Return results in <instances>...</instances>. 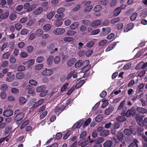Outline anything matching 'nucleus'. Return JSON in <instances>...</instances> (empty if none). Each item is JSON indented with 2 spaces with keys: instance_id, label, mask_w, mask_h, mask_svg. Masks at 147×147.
Segmentation results:
<instances>
[{
  "instance_id": "1",
  "label": "nucleus",
  "mask_w": 147,
  "mask_h": 147,
  "mask_svg": "<svg viewBox=\"0 0 147 147\" xmlns=\"http://www.w3.org/2000/svg\"><path fill=\"white\" fill-rule=\"evenodd\" d=\"M89 61L86 60L84 61L82 64V72H86L91 67V66L89 65Z\"/></svg>"
},
{
  "instance_id": "2",
  "label": "nucleus",
  "mask_w": 147,
  "mask_h": 147,
  "mask_svg": "<svg viewBox=\"0 0 147 147\" xmlns=\"http://www.w3.org/2000/svg\"><path fill=\"white\" fill-rule=\"evenodd\" d=\"M24 113L22 112H21L19 114L17 115L14 118V121L17 122V123H18V122H20V123H21L22 122L21 120L24 116Z\"/></svg>"
},
{
  "instance_id": "3",
  "label": "nucleus",
  "mask_w": 147,
  "mask_h": 147,
  "mask_svg": "<svg viewBox=\"0 0 147 147\" xmlns=\"http://www.w3.org/2000/svg\"><path fill=\"white\" fill-rule=\"evenodd\" d=\"M53 74V71L51 69H47L45 68V70L43 71L42 72V74L43 76H49Z\"/></svg>"
},
{
  "instance_id": "4",
  "label": "nucleus",
  "mask_w": 147,
  "mask_h": 147,
  "mask_svg": "<svg viewBox=\"0 0 147 147\" xmlns=\"http://www.w3.org/2000/svg\"><path fill=\"white\" fill-rule=\"evenodd\" d=\"M136 110L138 113L141 114L147 113V109L146 108L137 107L136 109Z\"/></svg>"
},
{
  "instance_id": "5",
  "label": "nucleus",
  "mask_w": 147,
  "mask_h": 147,
  "mask_svg": "<svg viewBox=\"0 0 147 147\" xmlns=\"http://www.w3.org/2000/svg\"><path fill=\"white\" fill-rule=\"evenodd\" d=\"M127 117H129L130 116H134L136 114V111L134 107H132L130 109L128 110L127 111Z\"/></svg>"
},
{
  "instance_id": "6",
  "label": "nucleus",
  "mask_w": 147,
  "mask_h": 147,
  "mask_svg": "<svg viewBox=\"0 0 147 147\" xmlns=\"http://www.w3.org/2000/svg\"><path fill=\"white\" fill-rule=\"evenodd\" d=\"M65 32V30L64 28H57L55 30L53 31V33L56 35L61 34Z\"/></svg>"
},
{
  "instance_id": "7",
  "label": "nucleus",
  "mask_w": 147,
  "mask_h": 147,
  "mask_svg": "<svg viewBox=\"0 0 147 147\" xmlns=\"http://www.w3.org/2000/svg\"><path fill=\"white\" fill-rule=\"evenodd\" d=\"M13 113V111L11 109H7L3 112V115L4 116L8 117L11 116Z\"/></svg>"
},
{
  "instance_id": "8",
  "label": "nucleus",
  "mask_w": 147,
  "mask_h": 147,
  "mask_svg": "<svg viewBox=\"0 0 147 147\" xmlns=\"http://www.w3.org/2000/svg\"><path fill=\"white\" fill-rule=\"evenodd\" d=\"M76 60L75 58L71 59L67 61V64L69 67H71L76 62Z\"/></svg>"
},
{
  "instance_id": "9",
  "label": "nucleus",
  "mask_w": 147,
  "mask_h": 147,
  "mask_svg": "<svg viewBox=\"0 0 147 147\" xmlns=\"http://www.w3.org/2000/svg\"><path fill=\"white\" fill-rule=\"evenodd\" d=\"M43 11V9L42 7H39L33 11V13L35 15H38L41 13Z\"/></svg>"
},
{
  "instance_id": "10",
  "label": "nucleus",
  "mask_w": 147,
  "mask_h": 147,
  "mask_svg": "<svg viewBox=\"0 0 147 147\" xmlns=\"http://www.w3.org/2000/svg\"><path fill=\"white\" fill-rule=\"evenodd\" d=\"M102 22L100 20H97L92 22L90 24V26L92 27H96L100 25Z\"/></svg>"
},
{
  "instance_id": "11",
  "label": "nucleus",
  "mask_w": 147,
  "mask_h": 147,
  "mask_svg": "<svg viewBox=\"0 0 147 147\" xmlns=\"http://www.w3.org/2000/svg\"><path fill=\"white\" fill-rule=\"evenodd\" d=\"M125 100H123L119 105L118 108V110H121L122 109V111H125L126 109L127 108L125 106H124V105L125 104Z\"/></svg>"
},
{
  "instance_id": "12",
  "label": "nucleus",
  "mask_w": 147,
  "mask_h": 147,
  "mask_svg": "<svg viewBox=\"0 0 147 147\" xmlns=\"http://www.w3.org/2000/svg\"><path fill=\"white\" fill-rule=\"evenodd\" d=\"M87 27L84 25H81L79 31L82 34H85L86 31Z\"/></svg>"
},
{
  "instance_id": "13",
  "label": "nucleus",
  "mask_w": 147,
  "mask_h": 147,
  "mask_svg": "<svg viewBox=\"0 0 147 147\" xmlns=\"http://www.w3.org/2000/svg\"><path fill=\"white\" fill-rule=\"evenodd\" d=\"M117 121L120 122H123L127 120L126 118L125 117L122 116H119L116 118Z\"/></svg>"
},
{
  "instance_id": "14",
  "label": "nucleus",
  "mask_w": 147,
  "mask_h": 147,
  "mask_svg": "<svg viewBox=\"0 0 147 147\" xmlns=\"http://www.w3.org/2000/svg\"><path fill=\"white\" fill-rule=\"evenodd\" d=\"M114 108L112 107H111L105 110V114L107 115H109L112 113L114 110Z\"/></svg>"
},
{
  "instance_id": "15",
  "label": "nucleus",
  "mask_w": 147,
  "mask_h": 147,
  "mask_svg": "<svg viewBox=\"0 0 147 147\" xmlns=\"http://www.w3.org/2000/svg\"><path fill=\"white\" fill-rule=\"evenodd\" d=\"M83 123L82 121L77 122L73 125L72 127L74 129H76L77 128H79L82 125Z\"/></svg>"
},
{
  "instance_id": "16",
  "label": "nucleus",
  "mask_w": 147,
  "mask_h": 147,
  "mask_svg": "<svg viewBox=\"0 0 147 147\" xmlns=\"http://www.w3.org/2000/svg\"><path fill=\"white\" fill-rule=\"evenodd\" d=\"M55 17L58 20H61L64 17V15L63 13H57L55 16Z\"/></svg>"
},
{
  "instance_id": "17",
  "label": "nucleus",
  "mask_w": 147,
  "mask_h": 147,
  "mask_svg": "<svg viewBox=\"0 0 147 147\" xmlns=\"http://www.w3.org/2000/svg\"><path fill=\"white\" fill-rule=\"evenodd\" d=\"M112 144V142L110 140H108L106 141L103 144L104 147H111Z\"/></svg>"
},
{
  "instance_id": "18",
  "label": "nucleus",
  "mask_w": 147,
  "mask_h": 147,
  "mask_svg": "<svg viewBox=\"0 0 147 147\" xmlns=\"http://www.w3.org/2000/svg\"><path fill=\"white\" fill-rule=\"evenodd\" d=\"M15 78V75L12 74L11 76H7L5 80L7 82H12L14 80Z\"/></svg>"
},
{
  "instance_id": "19",
  "label": "nucleus",
  "mask_w": 147,
  "mask_h": 147,
  "mask_svg": "<svg viewBox=\"0 0 147 147\" xmlns=\"http://www.w3.org/2000/svg\"><path fill=\"white\" fill-rule=\"evenodd\" d=\"M46 89L45 86L44 85H42L38 87L36 89V91L38 92H40L44 91Z\"/></svg>"
},
{
  "instance_id": "20",
  "label": "nucleus",
  "mask_w": 147,
  "mask_h": 147,
  "mask_svg": "<svg viewBox=\"0 0 147 147\" xmlns=\"http://www.w3.org/2000/svg\"><path fill=\"white\" fill-rule=\"evenodd\" d=\"M93 7L92 5L86 6L84 10V12L87 13L90 12L92 9Z\"/></svg>"
},
{
  "instance_id": "21",
  "label": "nucleus",
  "mask_w": 147,
  "mask_h": 147,
  "mask_svg": "<svg viewBox=\"0 0 147 147\" xmlns=\"http://www.w3.org/2000/svg\"><path fill=\"white\" fill-rule=\"evenodd\" d=\"M24 76V74L23 72H18L16 75V78L18 79H20L22 78Z\"/></svg>"
},
{
  "instance_id": "22",
  "label": "nucleus",
  "mask_w": 147,
  "mask_h": 147,
  "mask_svg": "<svg viewBox=\"0 0 147 147\" xmlns=\"http://www.w3.org/2000/svg\"><path fill=\"white\" fill-rule=\"evenodd\" d=\"M109 130H105L102 131L100 133V135L102 136L106 137L109 134Z\"/></svg>"
},
{
  "instance_id": "23",
  "label": "nucleus",
  "mask_w": 147,
  "mask_h": 147,
  "mask_svg": "<svg viewBox=\"0 0 147 147\" xmlns=\"http://www.w3.org/2000/svg\"><path fill=\"white\" fill-rule=\"evenodd\" d=\"M122 10L121 7H117L114 11V14L115 16H117L120 13Z\"/></svg>"
},
{
  "instance_id": "24",
  "label": "nucleus",
  "mask_w": 147,
  "mask_h": 147,
  "mask_svg": "<svg viewBox=\"0 0 147 147\" xmlns=\"http://www.w3.org/2000/svg\"><path fill=\"white\" fill-rule=\"evenodd\" d=\"M79 24H80L79 22H75L70 25V28L72 29H75L79 26Z\"/></svg>"
},
{
  "instance_id": "25",
  "label": "nucleus",
  "mask_w": 147,
  "mask_h": 147,
  "mask_svg": "<svg viewBox=\"0 0 147 147\" xmlns=\"http://www.w3.org/2000/svg\"><path fill=\"white\" fill-rule=\"evenodd\" d=\"M117 137L119 140L121 141L123 140V133L121 132H118L117 135Z\"/></svg>"
},
{
  "instance_id": "26",
  "label": "nucleus",
  "mask_w": 147,
  "mask_h": 147,
  "mask_svg": "<svg viewBox=\"0 0 147 147\" xmlns=\"http://www.w3.org/2000/svg\"><path fill=\"white\" fill-rule=\"evenodd\" d=\"M102 9V7L99 5H97L94 6L93 8V10L95 12H99Z\"/></svg>"
},
{
  "instance_id": "27",
  "label": "nucleus",
  "mask_w": 147,
  "mask_h": 147,
  "mask_svg": "<svg viewBox=\"0 0 147 147\" xmlns=\"http://www.w3.org/2000/svg\"><path fill=\"white\" fill-rule=\"evenodd\" d=\"M105 140L104 138L103 137H100L97 138L95 140V142L100 144L101 143L103 142Z\"/></svg>"
},
{
  "instance_id": "28",
  "label": "nucleus",
  "mask_w": 147,
  "mask_h": 147,
  "mask_svg": "<svg viewBox=\"0 0 147 147\" xmlns=\"http://www.w3.org/2000/svg\"><path fill=\"white\" fill-rule=\"evenodd\" d=\"M123 133L126 135L130 136L132 134L131 131L129 129H125L123 130Z\"/></svg>"
},
{
  "instance_id": "29",
  "label": "nucleus",
  "mask_w": 147,
  "mask_h": 147,
  "mask_svg": "<svg viewBox=\"0 0 147 147\" xmlns=\"http://www.w3.org/2000/svg\"><path fill=\"white\" fill-rule=\"evenodd\" d=\"M135 142L131 143L130 144L128 147H138V145L137 143L138 142L137 140H135Z\"/></svg>"
},
{
  "instance_id": "30",
  "label": "nucleus",
  "mask_w": 147,
  "mask_h": 147,
  "mask_svg": "<svg viewBox=\"0 0 147 147\" xmlns=\"http://www.w3.org/2000/svg\"><path fill=\"white\" fill-rule=\"evenodd\" d=\"M20 104H25L27 101V99L23 97H20L19 98Z\"/></svg>"
},
{
  "instance_id": "31",
  "label": "nucleus",
  "mask_w": 147,
  "mask_h": 147,
  "mask_svg": "<svg viewBox=\"0 0 147 147\" xmlns=\"http://www.w3.org/2000/svg\"><path fill=\"white\" fill-rule=\"evenodd\" d=\"M103 119V116L102 115H99L95 118V120L97 122L101 121Z\"/></svg>"
},
{
  "instance_id": "32",
  "label": "nucleus",
  "mask_w": 147,
  "mask_h": 147,
  "mask_svg": "<svg viewBox=\"0 0 147 147\" xmlns=\"http://www.w3.org/2000/svg\"><path fill=\"white\" fill-rule=\"evenodd\" d=\"M44 100L42 99L40 100H38L37 102L35 103L33 105V107L34 108H36L38 106L40 105L43 102Z\"/></svg>"
},
{
  "instance_id": "33",
  "label": "nucleus",
  "mask_w": 147,
  "mask_h": 147,
  "mask_svg": "<svg viewBox=\"0 0 147 147\" xmlns=\"http://www.w3.org/2000/svg\"><path fill=\"white\" fill-rule=\"evenodd\" d=\"M144 84L143 83H141L138 86L136 91L137 93L142 91V90L144 88Z\"/></svg>"
},
{
  "instance_id": "34",
  "label": "nucleus",
  "mask_w": 147,
  "mask_h": 147,
  "mask_svg": "<svg viewBox=\"0 0 147 147\" xmlns=\"http://www.w3.org/2000/svg\"><path fill=\"white\" fill-rule=\"evenodd\" d=\"M82 23V24L86 25V26H89L90 25V21L87 19H84L81 21Z\"/></svg>"
},
{
  "instance_id": "35",
  "label": "nucleus",
  "mask_w": 147,
  "mask_h": 147,
  "mask_svg": "<svg viewBox=\"0 0 147 147\" xmlns=\"http://www.w3.org/2000/svg\"><path fill=\"white\" fill-rule=\"evenodd\" d=\"M9 15V13L8 12H6L3 13L0 15V18L2 19H4L7 18Z\"/></svg>"
},
{
  "instance_id": "36",
  "label": "nucleus",
  "mask_w": 147,
  "mask_h": 147,
  "mask_svg": "<svg viewBox=\"0 0 147 147\" xmlns=\"http://www.w3.org/2000/svg\"><path fill=\"white\" fill-rule=\"evenodd\" d=\"M51 28V26L49 24H47L45 25L43 27V29L46 31L50 30Z\"/></svg>"
},
{
  "instance_id": "37",
  "label": "nucleus",
  "mask_w": 147,
  "mask_h": 147,
  "mask_svg": "<svg viewBox=\"0 0 147 147\" xmlns=\"http://www.w3.org/2000/svg\"><path fill=\"white\" fill-rule=\"evenodd\" d=\"M53 58L54 57L52 55L50 56L47 58V63L48 65H50L51 64L53 59Z\"/></svg>"
},
{
  "instance_id": "38",
  "label": "nucleus",
  "mask_w": 147,
  "mask_h": 147,
  "mask_svg": "<svg viewBox=\"0 0 147 147\" xmlns=\"http://www.w3.org/2000/svg\"><path fill=\"white\" fill-rule=\"evenodd\" d=\"M26 49L27 51L30 53L33 51L34 48L32 46L30 45L27 46L26 47Z\"/></svg>"
},
{
  "instance_id": "39",
  "label": "nucleus",
  "mask_w": 147,
  "mask_h": 147,
  "mask_svg": "<svg viewBox=\"0 0 147 147\" xmlns=\"http://www.w3.org/2000/svg\"><path fill=\"white\" fill-rule=\"evenodd\" d=\"M55 13L54 11H53L48 14L47 15V18L49 19H51L52 18Z\"/></svg>"
},
{
  "instance_id": "40",
  "label": "nucleus",
  "mask_w": 147,
  "mask_h": 147,
  "mask_svg": "<svg viewBox=\"0 0 147 147\" xmlns=\"http://www.w3.org/2000/svg\"><path fill=\"white\" fill-rule=\"evenodd\" d=\"M26 69L25 67L22 65L19 66L17 68V70L18 71H22L25 70Z\"/></svg>"
},
{
  "instance_id": "41",
  "label": "nucleus",
  "mask_w": 147,
  "mask_h": 147,
  "mask_svg": "<svg viewBox=\"0 0 147 147\" xmlns=\"http://www.w3.org/2000/svg\"><path fill=\"white\" fill-rule=\"evenodd\" d=\"M29 32L28 29H23L21 30L20 32V34L22 35H26Z\"/></svg>"
},
{
  "instance_id": "42",
  "label": "nucleus",
  "mask_w": 147,
  "mask_h": 147,
  "mask_svg": "<svg viewBox=\"0 0 147 147\" xmlns=\"http://www.w3.org/2000/svg\"><path fill=\"white\" fill-rule=\"evenodd\" d=\"M43 33V31L42 29H39L36 30L35 34L38 36H41Z\"/></svg>"
},
{
  "instance_id": "43",
  "label": "nucleus",
  "mask_w": 147,
  "mask_h": 147,
  "mask_svg": "<svg viewBox=\"0 0 147 147\" xmlns=\"http://www.w3.org/2000/svg\"><path fill=\"white\" fill-rule=\"evenodd\" d=\"M138 134V135H141V136L142 135H144V129L142 128L138 127L137 129Z\"/></svg>"
},
{
  "instance_id": "44",
  "label": "nucleus",
  "mask_w": 147,
  "mask_h": 147,
  "mask_svg": "<svg viewBox=\"0 0 147 147\" xmlns=\"http://www.w3.org/2000/svg\"><path fill=\"white\" fill-rule=\"evenodd\" d=\"M30 3H27L24 4V9H26L27 11L28 12L30 11H29V9L30 8Z\"/></svg>"
},
{
  "instance_id": "45",
  "label": "nucleus",
  "mask_w": 147,
  "mask_h": 147,
  "mask_svg": "<svg viewBox=\"0 0 147 147\" xmlns=\"http://www.w3.org/2000/svg\"><path fill=\"white\" fill-rule=\"evenodd\" d=\"M10 55V53L9 52H7L3 54L2 56V57L4 59H7L9 58Z\"/></svg>"
},
{
  "instance_id": "46",
  "label": "nucleus",
  "mask_w": 147,
  "mask_h": 147,
  "mask_svg": "<svg viewBox=\"0 0 147 147\" xmlns=\"http://www.w3.org/2000/svg\"><path fill=\"white\" fill-rule=\"evenodd\" d=\"M20 56L21 58H25L28 56V54L25 52H22L20 54Z\"/></svg>"
},
{
  "instance_id": "47",
  "label": "nucleus",
  "mask_w": 147,
  "mask_h": 147,
  "mask_svg": "<svg viewBox=\"0 0 147 147\" xmlns=\"http://www.w3.org/2000/svg\"><path fill=\"white\" fill-rule=\"evenodd\" d=\"M120 20V18H113L111 20V22L112 24H115V23L119 22Z\"/></svg>"
},
{
  "instance_id": "48",
  "label": "nucleus",
  "mask_w": 147,
  "mask_h": 147,
  "mask_svg": "<svg viewBox=\"0 0 147 147\" xmlns=\"http://www.w3.org/2000/svg\"><path fill=\"white\" fill-rule=\"evenodd\" d=\"M82 60H79L75 64V67L77 68L79 67L82 66Z\"/></svg>"
},
{
  "instance_id": "49",
  "label": "nucleus",
  "mask_w": 147,
  "mask_h": 147,
  "mask_svg": "<svg viewBox=\"0 0 147 147\" xmlns=\"http://www.w3.org/2000/svg\"><path fill=\"white\" fill-rule=\"evenodd\" d=\"M44 60V58L42 56H40L38 57L36 59V61L38 63H41L43 62Z\"/></svg>"
},
{
  "instance_id": "50",
  "label": "nucleus",
  "mask_w": 147,
  "mask_h": 147,
  "mask_svg": "<svg viewBox=\"0 0 147 147\" xmlns=\"http://www.w3.org/2000/svg\"><path fill=\"white\" fill-rule=\"evenodd\" d=\"M15 27L17 30H20L22 27V25L19 23H17L15 24Z\"/></svg>"
},
{
  "instance_id": "51",
  "label": "nucleus",
  "mask_w": 147,
  "mask_h": 147,
  "mask_svg": "<svg viewBox=\"0 0 147 147\" xmlns=\"http://www.w3.org/2000/svg\"><path fill=\"white\" fill-rule=\"evenodd\" d=\"M9 61L11 63H14L16 62V58L13 56H11L10 57Z\"/></svg>"
},
{
  "instance_id": "52",
  "label": "nucleus",
  "mask_w": 147,
  "mask_h": 147,
  "mask_svg": "<svg viewBox=\"0 0 147 147\" xmlns=\"http://www.w3.org/2000/svg\"><path fill=\"white\" fill-rule=\"evenodd\" d=\"M43 67L42 64H38L35 66V69L37 70H40Z\"/></svg>"
},
{
  "instance_id": "53",
  "label": "nucleus",
  "mask_w": 147,
  "mask_h": 147,
  "mask_svg": "<svg viewBox=\"0 0 147 147\" xmlns=\"http://www.w3.org/2000/svg\"><path fill=\"white\" fill-rule=\"evenodd\" d=\"M107 43V40H103L100 41L98 45L99 46H103L106 44Z\"/></svg>"
},
{
  "instance_id": "54",
  "label": "nucleus",
  "mask_w": 147,
  "mask_h": 147,
  "mask_svg": "<svg viewBox=\"0 0 147 147\" xmlns=\"http://www.w3.org/2000/svg\"><path fill=\"white\" fill-rule=\"evenodd\" d=\"M28 20V18L27 17H24L22 18L19 21V22L21 24L25 22Z\"/></svg>"
},
{
  "instance_id": "55",
  "label": "nucleus",
  "mask_w": 147,
  "mask_h": 147,
  "mask_svg": "<svg viewBox=\"0 0 147 147\" xmlns=\"http://www.w3.org/2000/svg\"><path fill=\"white\" fill-rule=\"evenodd\" d=\"M86 132L85 131H84L81 133L80 135V138L82 139H84L86 135Z\"/></svg>"
},
{
  "instance_id": "56",
  "label": "nucleus",
  "mask_w": 147,
  "mask_h": 147,
  "mask_svg": "<svg viewBox=\"0 0 147 147\" xmlns=\"http://www.w3.org/2000/svg\"><path fill=\"white\" fill-rule=\"evenodd\" d=\"M120 125V123L117 122H114L113 124L114 129H118Z\"/></svg>"
},
{
  "instance_id": "57",
  "label": "nucleus",
  "mask_w": 147,
  "mask_h": 147,
  "mask_svg": "<svg viewBox=\"0 0 147 147\" xmlns=\"http://www.w3.org/2000/svg\"><path fill=\"white\" fill-rule=\"evenodd\" d=\"M29 83L31 85L34 86H36L37 84V82L33 80H30L29 81Z\"/></svg>"
},
{
  "instance_id": "58",
  "label": "nucleus",
  "mask_w": 147,
  "mask_h": 147,
  "mask_svg": "<svg viewBox=\"0 0 147 147\" xmlns=\"http://www.w3.org/2000/svg\"><path fill=\"white\" fill-rule=\"evenodd\" d=\"M137 16V13H134L133 15L130 17V19L131 21H134L136 18Z\"/></svg>"
},
{
  "instance_id": "59",
  "label": "nucleus",
  "mask_w": 147,
  "mask_h": 147,
  "mask_svg": "<svg viewBox=\"0 0 147 147\" xmlns=\"http://www.w3.org/2000/svg\"><path fill=\"white\" fill-rule=\"evenodd\" d=\"M143 63V62H141L138 65H137V66L135 68L136 69L138 70L141 68L142 69Z\"/></svg>"
},
{
  "instance_id": "60",
  "label": "nucleus",
  "mask_w": 147,
  "mask_h": 147,
  "mask_svg": "<svg viewBox=\"0 0 147 147\" xmlns=\"http://www.w3.org/2000/svg\"><path fill=\"white\" fill-rule=\"evenodd\" d=\"M63 40L65 42H70L73 40V38L70 37H65L63 38Z\"/></svg>"
},
{
  "instance_id": "61",
  "label": "nucleus",
  "mask_w": 147,
  "mask_h": 147,
  "mask_svg": "<svg viewBox=\"0 0 147 147\" xmlns=\"http://www.w3.org/2000/svg\"><path fill=\"white\" fill-rule=\"evenodd\" d=\"M62 24V22L58 20L54 22V25L57 27L61 26Z\"/></svg>"
},
{
  "instance_id": "62",
  "label": "nucleus",
  "mask_w": 147,
  "mask_h": 147,
  "mask_svg": "<svg viewBox=\"0 0 147 147\" xmlns=\"http://www.w3.org/2000/svg\"><path fill=\"white\" fill-rule=\"evenodd\" d=\"M37 6V5L36 3L33 4L30 6V8L29 9V11H31L34 9Z\"/></svg>"
},
{
  "instance_id": "63",
  "label": "nucleus",
  "mask_w": 147,
  "mask_h": 147,
  "mask_svg": "<svg viewBox=\"0 0 147 147\" xmlns=\"http://www.w3.org/2000/svg\"><path fill=\"white\" fill-rule=\"evenodd\" d=\"M94 44V42L93 41H90L87 43V46L89 48L92 47Z\"/></svg>"
},
{
  "instance_id": "64",
  "label": "nucleus",
  "mask_w": 147,
  "mask_h": 147,
  "mask_svg": "<svg viewBox=\"0 0 147 147\" xmlns=\"http://www.w3.org/2000/svg\"><path fill=\"white\" fill-rule=\"evenodd\" d=\"M78 145L80 146L81 147H84L86 146L87 144V141L86 140L84 142H83L80 143V142H79L78 143Z\"/></svg>"
}]
</instances>
